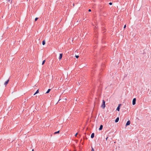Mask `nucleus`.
<instances>
[{
    "mask_svg": "<svg viewBox=\"0 0 151 151\" xmlns=\"http://www.w3.org/2000/svg\"><path fill=\"white\" fill-rule=\"evenodd\" d=\"M59 132H60V131H57V132H55L54 133V134H58V133H59Z\"/></svg>",
    "mask_w": 151,
    "mask_h": 151,
    "instance_id": "obj_13",
    "label": "nucleus"
},
{
    "mask_svg": "<svg viewBox=\"0 0 151 151\" xmlns=\"http://www.w3.org/2000/svg\"><path fill=\"white\" fill-rule=\"evenodd\" d=\"M126 25H124V29L126 28Z\"/></svg>",
    "mask_w": 151,
    "mask_h": 151,
    "instance_id": "obj_19",
    "label": "nucleus"
},
{
    "mask_svg": "<svg viewBox=\"0 0 151 151\" xmlns=\"http://www.w3.org/2000/svg\"><path fill=\"white\" fill-rule=\"evenodd\" d=\"M130 121H128L126 123V126L129 125L130 124Z\"/></svg>",
    "mask_w": 151,
    "mask_h": 151,
    "instance_id": "obj_3",
    "label": "nucleus"
},
{
    "mask_svg": "<svg viewBox=\"0 0 151 151\" xmlns=\"http://www.w3.org/2000/svg\"><path fill=\"white\" fill-rule=\"evenodd\" d=\"M88 11H89V12H91V9H89L88 10Z\"/></svg>",
    "mask_w": 151,
    "mask_h": 151,
    "instance_id": "obj_21",
    "label": "nucleus"
},
{
    "mask_svg": "<svg viewBox=\"0 0 151 151\" xmlns=\"http://www.w3.org/2000/svg\"><path fill=\"white\" fill-rule=\"evenodd\" d=\"M91 151H94V149H93V148H92V149L91 150Z\"/></svg>",
    "mask_w": 151,
    "mask_h": 151,
    "instance_id": "obj_17",
    "label": "nucleus"
},
{
    "mask_svg": "<svg viewBox=\"0 0 151 151\" xmlns=\"http://www.w3.org/2000/svg\"><path fill=\"white\" fill-rule=\"evenodd\" d=\"M136 99L135 98L133 99L132 101V104L133 105H134L136 104Z\"/></svg>",
    "mask_w": 151,
    "mask_h": 151,
    "instance_id": "obj_2",
    "label": "nucleus"
},
{
    "mask_svg": "<svg viewBox=\"0 0 151 151\" xmlns=\"http://www.w3.org/2000/svg\"><path fill=\"white\" fill-rule=\"evenodd\" d=\"M32 151H34V150L33 149H32Z\"/></svg>",
    "mask_w": 151,
    "mask_h": 151,
    "instance_id": "obj_23",
    "label": "nucleus"
},
{
    "mask_svg": "<svg viewBox=\"0 0 151 151\" xmlns=\"http://www.w3.org/2000/svg\"><path fill=\"white\" fill-rule=\"evenodd\" d=\"M105 102L104 100H102V104L101 107L103 109H104L105 106Z\"/></svg>",
    "mask_w": 151,
    "mask_h": 151,
    "instance_id": "obj_1",
    "label": "nucleus"
},
{
    "mask_svg": "<svg viewBox=\"0 0 151 151\" xmlns=\"http://www.w3.org/2000/svg\"><path fill=\"white\" fill-rule=\"evenodd\" d=\"M75 57H76V58H78V57H79V56H78V55H76V56H75Z\"/></svg>",
    "mask_w": 151,
    "mask_h": 151,
    "instance_id": "obj_16",
    "label": "nucleus"
},
{
    "mask_svg": "<svg viewBox=\"0 0 151 151\" xmlns=\"http://www.w3.org/2000/svg\"><path fill=\"white\" fill-rule=\"evenodd\" d=\"M50 90H51V89H48V90L46 92V93H48L50 92Z\"/></svg>",
    "mask_w": 151,
    "mask_h": 151,
    "instance_id": "obj_11",
    "label": "nucleus"
},
{
    "mask_svg": "<svg viewBox=\"0 0 151 151\" xmlns=\"http://www.w3.org/2000/svg\"><path fill=\"white\" fill-rule=\"evenodd\" d=\"M121 105V104H119L118 106L117 107L116 109V110L119 111L120 109V106Z\"/></svg>",
    "mask_w": 151,
    "mask_h": 151,
    "instance_id": "obj_6",
    "label": "nucleus"
},
{
    "mask_svg": "<svg viewBox=\"0 0 151 151\" xmlns=\"http://www.w3.org/2000/svg\"><path fill=\"white\" fill-rule=\"evenodd\" d=\"M45 44V40H44L42 41V44L43 45H44Z\"/></svg>",
    "mask_w": 151,
    "mask_h": 151,
    "instance_id": "obj_10",
    "label": "nucleus"
},
{
    "mask_svg": "<svg viewBox=\"0 0 151 151\" xmlns=\"http://www.w3.org/2000/svg\"><path fill=\"white\" fill-rule=\"evenodd\" d=\"M62 55H63V54L62 53L60 54V56H59V58L60 60L62 58Z\"/></svg>",
    "mask_w": 151,
    "mask_h": 151,
    "instance_id": "obj_5",
    "label": "nucleus"
},
{
    "mask_svg": "<svg viewBox=\"0 0 151 151\" xmlns=\"http://www.w3.org/2000/svg\"><path fill=\"white\" fill-rule=\"evenodd\" d=\"M45 60H43V61H42V65H43L45 63Z\"/></svg>",
    "mask_w": 151,
    "mask_h": 151,
    "instance_id": "obj_14",
    "label": "nucleus"
},
{
    "mask_svg": "<svg viewBox=\"0 0 151 151\" xmlns=\"http://www.w3.org/2000/svg\"><path fill=\"white\" fill-rule=\"evenodd\" d=\"M109 4L110 5H111L112 4V3L111 2H110L109 3Z\"/></svg>",
    "mask_w": 151,
    "mask_h": 151,
    "instance_id": "obj_18",
    "label": "nucleus"
},
{
    "mask_svg": "<svg viewBox=\"0 0 151 151\" xmlns=\"http://www.w3.org/2000/svg\"><path fill=\"white\" fill-rule=\"evenodd\" d=\"M9 81V79L8 80L6 81L4 83V85L6 86V85L8 83Z\"/></svg>",
    "mask_w": 151,
    "mask_h": 151,
    "instance_id": "obj_4",
    "label": "nucleus"
},
{
    "mask_svg": "<svg viewBox=\"0 0 151 151\" xmlns=\"http://www.w3.org/2000/svg\"><path fill=\"white\" fill-rule=\"evenodd\" d=\"M39 93V90H37V91H36V92L34 93V95H35L37 93Z\"/></svg>",
    "mask_w": 151,
    "mask_h": 151,
    "instance_id": "obj_12",
    "label": "nucleus"
},
{
    "mask_svg": "<svg viewBox=\"0 0 151 151\" xmlns=\"http://www.w3.org/2000/svg\"><path fill=\"white\" fill-rule=\"evenodd\" d=\"M38 19V18H36L35 19V21H37V20Z\"/></svg>",
    "mask_w": 151,
    "mask_h": 151,
    "instance_id": "obj_15",
    "label": "nucleus"
},
{
    "mask_svg": "<svg viewBox=\"0 0 151 151\" xmlns=\"http://www.w3.org/2000/svg\"><path fill=\"white\" fill-rule=\"evenodd\" d=\"M119 120V118L117 117L116 119H115V122H117Z\"/></svg>",
    "mask_w": 151,
    "mask_h": 151,
    "instance_id": "obj_9",
    "label": "nucleus"
},
{
    "mask_svg": "<svg viewBox=\"0 0 151 151\" xmlns=\"http://www.w3.org/2000/svg\"><path fill=\"white\" fill-rule=\"evenodd\" d=\"M108 137H107L106 138V140H107V139H108Z\"/></svg>",
    "mask_w": 151,
    "mask_h": 151,
    "instance_id": "obj_22",
    "label": "nucleus"
},
{
    "mask_svg": "<svg viewBox=\"0 0 151 151\" xmlns=\"http://www.w3.org/2000/svg\"><path fill=\"white\" fill-rule=\"evenodd\" d=\"M78 134V133H76L75 135V136L76 137L77 135Z\"/></svg>",
    "mask_w": 151,
    "mask_h": 151,
    "instance_id": "obj_20",
    "label": "nucleus"
},
{
    "mask_svg": "<svg viewBox=\"0 0 151 151\" xmlns=\"http://www.w3.org/2000/svg\"><path fill=\"white\" fill-rule=\"evenodd\" d=\"M94 136V133H93L91 134V138H93Z\"/></svg>",
    "mask_w": 151,
    "mask_h": 151,
    "instance_id": "obj_8",
    "label": "nucleus"
},
{
    "mask_svg": "<svg viewBox=\"0 0 151 151\" xmlns=\"http://www.w3.org/2000/svg\"><path fill=\"white\" fill-rule=\"evenodd\" d=\"M103 126L102 125H101L100 127L99 128V130H102L103 128Z\"/></svg>",
    "mask_w": 151,
    "mask_h": 151,
    "instance_id": "obj_7",
    "label": "nucleus"
}]
</instances>
